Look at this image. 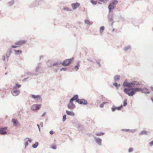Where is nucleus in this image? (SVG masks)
I'll return each instance as SVG.
<instances>
[{
	"label": "nucleus",
	"mask_w": 153,
	"mask_h": 153,
	"mask_svg": "<svg viewBox=\"0 0 153 153\" xmlns=\"http://www.w3.org/2000/svg\"><path fill=\"white\" fill-rule=\"evenodd\" d=\"M133 149L132 148H130L128 150V152H132L133 151Z\"/></svg>",
	"instance_id": "obj_32"
},
{
	"label": "nucleus",
	"mask_w": 153,
	"mask_h": 153,
	"mask_svg": "<svg viewBox=\"0 0 153 153\" xmlns=\"http://www.w3.org/2000/svg\"><path fill=\"white\" fill-rule=\"evenodd\" d=\"M12 122L14 124H17V120L15 119H13L12 120Z\"/></svg>",
	"instance_id": "obj_22"
},
{
	"label": "nucleus",
	"mask_w": 153,
	"mask_h": 153,
	"mask_svg": "<svg viewBox=\"0 0 153 153\" xmlns=\"http://www.w3.org/2000/svg\"><path fill=\"white\" fill-rule=\"evenodd\" d=\"M51 147L53 149H56V146L55 145H52L51 146Z\"/></svg>",
	"instance_id": "obj_33"
},
{
	"label": "nucleus",
	"mask_w": 153,
	"mask_h": 153,
	"mask_svg": "<svg viewBox=\"0 0 153 153\" xmlns=\"http://www.w3.org/2000/svg\"><path fill=\"white\" fill-rule=\"evenodd\" d=\"M91 2L94 4H96L97 3V1H95L93 0H91Z\"/></svg>",
	"instance_id": "obj_28"
},
{
	"label": "nucleus",
	"mask_w": 153,
	"mask_h": 153,
	"mask_svg": "<svg viewBox=\"0 0 153 153\" xmlns=\"http://www.w3.org/2000/svg\"><path fill=\"white\" fill-rule=\"evenodd\" d=\"M66 70V69L65 68H62V69H61L60 70L61 71H62V70H63V71H65Z\"/></svg>",
	"instance_id": "obj_40"
},
{
	"label": "nucleus",
	"mask_w": 153,
	"mask_h": 153,
	"mask_svg": "<svg viewBox=\"0 0 153 153\" xmlns=\"http://www.w3.org/2000/svg\"><path fill=\"white\" fill-rule=\"evenodd\" d=\"M16 87H17L18 88H19L21 87V85H18V84H16Z\"/></svg>",
	"instance_id": "obj_38"
},
{
	"label": "nucleus",
	"mask_w": 153,
	"mask_h": 153,
	"mask_svg": "<svg viewBox=\"0 0 153 153\" xmlns=\"http://www.w3.org/2000/svg\"><path fill=\"white\" fill-rule=\"evenodd\" d=\"M79 65L78 64H77L76 65L75 67V70H76V71H77L79 67Z\"/></svg>",
	"instance_id": "obj_25"
},
{
	"label": "nucleus",
	"mask_w": 153,
	"mask_h": 153,
	"mask_svg": "<svg viewBox=\"0 0 153 153\" xmlns=\"http://www.w3.org/2000/svg\"><path fill=\"white\" fill-rule=\"evenodd\" d=\"M149 144H150V146H152L153 145V141L150 142L149 143Z\"/></svg>",
	"instance_id": "obj_36"
},
{
	"label": "nucleus",
	"mask_w": 153,
	"mask_h": 153,
	"mask_svg": "<svg viewBox=\"0 0 153 153\" xmlns=\"http://www.w3.org/2000/svg\"><path fill=\"white\" fill-rule=\"evenodd\" d=\"M139 85V82L136 81H134L130 82H127L126 81H125L123 84V86L130 88L133 87L137 86Z\"/></svg>",
	"instance_id": "obj_2"
},
{
	"label": "nucleus",
	"mask_w": 153,
	"mask_h": 153,
	"mask_svg": "<svg viewBox=\"0 0 153 153\" xmlns=\"http://www.w3.org/2000/svg\"><path fill=\"white\" fill-rule=\"evenodd\" d=\"M114 29H113V31H114Z\"/></svg>",
	"instance_id": "obj_48"
},
{
	"label": "nucleus",
	"mask_w": 153,
	"mask_h": 153,
	"mask_svg": "<svg viewBox=\"0 0 153 153\" xmlns=\"http://www.w3.org/2000/svg\"><path fill=\"white\" fill-rule=\"evenodd\" d=\"M78 96L77 95H74L71 100V101H73L74 100H78Z\"/></svg>",
	"instance_id": "obj_13"
},
{
	"label": "nucleus",
	"mask_w": 153,
	"mask_h": 153,
	"mask_svg": "<svg viewBox=\"0 0 153 153\" xmlns=\"http://www.w3.org/2000/svg\"><path fill=\"white\" fill-rule=\"evenodd\" d=\"M14 51L16 54H19L22 53V51L19 50H14Z\"/></svg>",
	"instance_id": "obj_18"
},
{
	"label": "nucleus",
	"mask_w": 153,
	"mask_h": 153,
	"mask_svg": "<svg viewBox=\"0 0 153 153\" xmlns=\"http://www.w3.org/2000/svg\"><path fill=\"white\" fill-rule=\"evenodd\" d=\"M38 145V143L37 142H36L33 146V147L34 148H36Z\"/></svg>",
	"instance_id": "obj_20"
},
{
	"label": "nucleus",
	"mask_w": 153,
	"mask_h": 153,
	"mask_svg": "<svg viewBox=\"0 0 153 153\" xmlns=\"http://www.w3.org/2000/svg\"><path fill=\"white\" fill-rule=\"evenodd\" d=\"M142 89L141 88H125L124 92L129 96H132L135 94L137 92L142 91Z\"/></svg>",
	"instance_id": "obj_1"
},
{
	"label": "nucleus",
	"mask_w": 153,
	"mask_h": 153,
	"mask_svg": "<svg viewBox=\"0 0 153 153\" xmlns=\"http://www.w3.org/2000/svg\"><path fill=\"white\" fill-rule=\"evenodd\" d=\"M111 110L113 111H114L116 109V107H112L111 108Z\"/></svg>",
	"instance_id": "obj_31"
},
{
	"label": "nucleus",
	"mask_w": 153,
	"mask_h": 153,
	"mask_svg": "<svg viewBox=\"0 0 153 153\" xmlns=\"http://www.w3.org/2000/svg\"><path fill=\"white\" fill-rule=\"evenodd\" d=\"M64 9V10H68V11L70 10L69 8H67V9H66V8H65Z\"/></svg>",
	"instance_id": "obj_42"
},
{
	"label": "nucleus",
	"mask_w": 153,
	"mask_h": 153,
	"mask_svg": "<svg viewBox=\"0 0 153 153\" xmlns=\"http://www.w3.org/2000/svg\"><path fill=\"white\" fill-rule=\"evenodd\" d=\"M96 142L99 145H101L102 140L99 138H97L95 140Z\"/></svg>",
	"instance_id": "obj_15"
},
{
	"label": "nucleus",
	"mask_w": 153,
	"mask_h": 153,
	"mask_svg": "<svg viewBox=\"0 0 153 153\" xmlns=\"http://www.w3.org/2000/svg\"><path fill=\"white\" fill-rule=\"evenodd\" d=\"M104 26H102L100 28V32L103 30H104Z\"/></svg>",
	"instance_id": "obj_30"
},
{
	"label": "nucleus",
	"mask_w": 153,
	"mask_h": 153,
	"mask_svg": "<svg viewBox=\"0 0 153 153\" xmlns=\"http://www.w3.org/2000/svg\"><path fill=\"white\" fill-rule=\"evenodd\" d=\"M7 129V127L2 128H0V134L4 135L7 134L6 130Z\"/></svg>",
	"instance_id": "obj_8"
},
{
	"label": "nucleus",
	"mask_w": 153,
	"mask_h": 153,
	"mask_svg": "<svg viewBox=\"0 0 153 153\" xmlns=\"http://www.w3.org/2000/svg\"><path fill=\"white\" fill-rule=\"evenodd\" d=\"M152 90H153V89H152Z\"/></svg>",
	"instance_id": "obj_49"
},
{
	"label": "nucleus",
	"mask_w": 153,
	"mask_h": 153,
	"mask_svg": "<svg viewBox=\"0 0 153 153\" xmlns=\"http://www.w3.org/2000/svg\"><path fill=\"white\" fill-rule=\"evenodd\" d=\"M76 102L80 104L87 105L88 103L87 101L84 99H78L76 100Z\"/></svg>",
	"instance_id": "obj_6"
},
{
	"label": "nucleus",
	"mask_w": 153,
	"mask_h": 153,
	"mask_svg": "<svg viewBox=\"0 0 153 153\" xmlns=\"http://www.w3.org/2000/svg\"><path fill=\"white\" fill-rule=\"evenodd\" d=\"M116 87H117L118 86V85L117 83H115L113 84Z\"/></svg>",
	"instance_id": "obj_37"
},
{
	"label": "nucleus",
	"mask_w": 153,
	"mask_h": 153,
	"mask_svg": "<svg viewBox=\"0 0 153 153\" xmlns=\"http://www.w3.org/2000/svg\"><path fill=\"white\" fill-rule=\"evenodd\" d=\"M74 58H72L71 59H66L62 63V64L64 66L68 65L71 63L72 61L74 60Z\"/></svg>",
	"instance_id": "obj_5"
},
{
	"label": "nucleus",
	"mask_w": 153,
	"mask_h": 153,
	"mask_svg": "<svg viewBox=\"0 0 153 153\" xmlns=\"http://www.w3.org/2000/svg\"><path fill=\"white\" fill-rule=\"evenodd\" d=\"M28 145V142L27 141H26V142L25 143V147L27 146Z\"/></svg>",
	"instance_id": "obj_34"
},
{
	"label": "nucleus",
	"mask_w": 153,
	"mask_h": 153,
	"mask_svg": "<svg viewBox=\"0 0 153 153\" xmlns=\"http://www.w3.org/2000/svg\"><path fill=\"white\" fill-rule=\"evenodd\" d=\"M85 23L88 24V25H91L92 24V22H90L88 20H85Z\"/></svg>",
	"instance_id": "obj_16"
},
{
	"label": "nucleus",
	"mask_w": 153,
	"mask_h": 153,
	"mask_svg": "<svg viewBox=\"0 0 153 153\" xmlns=\"http://www.w3.org/2000/svg\"><path fill=\"white\" fill-rule=\"evenodd\" d=\"M26 43V41L25 40H21L15 43L16 45H12V47L13 48L19 47Z\"/></svg>",
	"instance_id": "obj_3"
},
{
	"label": "nucleus",
	"mask_w": 153,
	"mask_h": 153,
	"mask_svg": "<svg viewBox=\"0 0 153 153\" xmlns=\"http://www.w3.org/2000/svg\"><path fill=\"white\" fill-rule=\"evenodd\" d=\"M126 50H127V49L126 48H125V51H126Z\"/></svg>",
	"instance_id": "obj_47"
},
{
	"label": "nucleus",
	"mask_w": 153,
	"mask_h": 153,
	"mask_svg": "<svg viewBox=\"0 0 153 153\" xmlns=\"http://www.w3.org/2000/svg\"><path fill=\"white\" fill-rule=\"evenodd\" d=\"M101 1H104L103 0H99Z\"/></svg>",
	"instance_id": "obj_45"
},
{
	"label": "nucleus",
	"mask_w": 153,
	"mask_h": 153,
	"mask_svg": "<svg viewBox=\"0 0 153 153\" xmlns=\"http://www.w3.org/2000/svg\"><path fill=\"white\" fill-rule=\"evenodd\" d=\"M104 133H97L96 134V135L98 136H100L101 135H103L104 134Z\"/></svg>",
	"instance_id": "obj_24"
},
{
	"label": "nucleus",
	"mask_w": 153,
	"mask_h": 153,
	"mask_svg": "<svg viewBox=\"0 0 153 153\" xmlns=\"http://www.w3.org/2000/svg\"><path fill=\"white\" fill-rule=\"evenodd\" d=\"M19 91L18 90L11 91V93L14 96H16L18 95L19 94Z\"/></svg>",
	"instance_id": "obj_11"
},
{
	"label": "nucleus",
	"mask_w": 153,
	"mask_h": 153,
	"mask_svg": "<svg viewBox=\"0 0 153 153\" xmlns=\"http://www.w3.org/2000/svg\"><path fill=\"white\" fill-rule=\"evenodd\" d=\"M14 3V1H11L8 3L9 6H10L12 5Z\"/></svg>",
	"instance_id": "obj_19"
},
{
	"label": "nucleus",
	"mask_w": 153,
	"mask_h": 153,
	"mask_svg": "<svg viewBox=\"0 0 153 153\" xmlns=\"http://www.w3.org/2000/svg\"><path fill=\"white\" fill-rule=\"evenodd\" d=\"M27 139L28 140V141H29L30 143L31 142V140L30 139H29L28 138H26L25 140H26Z\"/></svg>",
	"instance_id": "obj_35"
},
{
	"label": "nucleus",
	"mask_w": 153,
	"mask_h": 153,
	"mask_svg": "<svg viewBox=\"0 0 153 153\" xmlns=\"http://www.w3.org/2000/svg\"><path fill=\"white\" fill-rule=\"evenodd\" d=\"M120 78V76H116L114 77V79L115 81L119 80Z\"/></svg>",
	"instance_id": "obj_17"
},
{
	"label": "nucleus",
	"mask_w": 153,
	"mask_h": 153,
	"mask_svg": "<svg viewBox=\"0 0 153 153\" xmlns=\"http://www.w3.org/2000/svg\"><path fill=\"white\" fill-rule=\"evenodd\" d=\"M68 107L70 109H74L75 107V105L73 104V101H71V100H70L69 103L68 105Z\"/></svg>",
	"instance_id": "obj_9"
},
{
	"label": "nucleus",
	"mask_w": 153,
	"mask_h": 153,
	"mask_svg": "<svg viewBox=\"0 0 153 153\" xmlns=\"http://www.w3.org/2000/svg\"><path fill=\"white\" fill-rule=\"evenodd\" d=\"M127 100H125L123 101V106H126L127 105Z\"/></svg>",
	"instance_id": "obj_23"
},
{
	"label": "nucleus",
	"mask_w": 153,
	"mask_h": 153,
	"mask_svg": "<svg viewBox=\"0 0 153 153\" xmlns=\"http://www.w3.org/2000/svg\"><path fill=\"white\" fill-rule=\"evenodd\" d=\"M57 63H55L53 65H57Z\"/></svg>",
	"instance_id": "obj_44"
},
{
	"label": "nucleus",
	"mask_w": 153,
	"mask_h": 153,
	"mask_svg": "<svg viewBox=\"0 0 153 153\" xmlns=\"http://www.w3.org/2000/svg\"><path fill=\"white\" fill-rule=\"evenodd\" d=\"M123 107V106L121 105L120 106L118 107H116V109L118 110H120Z\"/></svg>",
	"instance_id": "obj_26"
},
{
	"label": "nucleus",
	"mask_w": 153,
	"mask_h": 153,
	"mask_svg": "<svg viewBox=\"0 0 153 153\" xmlns=\"http://www.w3.org/2000/svg\"><path fill=\"white\" fill-rule=\"evenodd\" d=\"M53 133V132L52 131H50V133L51 134H52Z\"/></svg>",
	"instance_id": "obj_41"
},
{
	"label": "nucleus",
	"mask_w": 153,
	"mask_h": 153,
	"mask_svg": "<svg viewBox=\"0 0 153 153\" xmlns=\"http://www.w3.org/2000/svg\"><path fill=\"white\" fill-rule=\"evenodd\" d=\"M107 102H103V103H102V104H101L100 105V108H102L103 107V105L104 104L106 103Z\"/></svg>",
	"instance_id": "obj_27"
},
{
	"label": "nucleus",
	"mask_w": 153,
	"mask_h": 153,
	"mask_svg": "<svg viewBox=\"0 0 153 153\" xmlns=\"http://www.w3.org/2000/svg\"><path fill=\"white\" fill-rule=\"evenodd\" d=\"M147 131L145 130L143 131H141V132H140V134H147Z\"/></svg>",
	"instance_id": "obj_21"
},
{
	"label": "nucleus",
	"mask_w": 153,
	"mask_h": 153,
	"mask_svg": "<svg viewBox=\"0 0 153 153\" xmlns=\"http://www.w3.org/2000/svg\"><path fill=\"white\" fill-rule=\"evenodd\" d=\"M118 3V1H117L114 0L113 2L110 4L108 7L109 12H110L111 10L114 9V8L116 4H117Z\"/></svg>",
	"instance_id": "obj_4"
},
{
	"label": "nucleus",
	"mask_w": 153,
	"mask_h": 153,
	"mask_svg": "<svg viewBox=\"0 0 153 153\" xmlns=\"http://www.w3.org/2000/svg\"><path fill=\"white\" fill-rule=\"evenodd\" d=\"M37 126L39 128V125L38 124H37Z\"/></svg>",
	"instance_id": "obj_46"
},
{
	"label": "nucleus",
	"mask_w": 153,
	"mask_h": 153,
	"mask_svg": "<svg viewBox=\"0 0 153 153\" xmlns=\"http://www.w3.org/2000/svg\"><path fill=\"white\" fill-rule=\"evenodd\" d=\"M66 115H64L63 116V121H64L66 119Z\"/></svg>",
	"instance_id": "obj_29"
},
{
	"label": "nucleus",
	"mask_w": 153,
	"mask_h": 153,
	"mask_svg": "<svg viewBox=\"0 0 153 153\" xmlns=\"http://www.w3.org/2000/svg\"><path fill=\"white\" fill-rule=\"evenodd\" d=\"M5 56H3L2 57V59L3 60H5Z\"/></svg>",
	"instance_id": "obj_39"
},
{
	"label": "nucleus",
	"mask_w": 153,
	"mask_h": 153,
	"mask_svg": "<svg viewBox=\"0 0 153 153\" xmlns=\"http://www.w3.org/2000/svg\"><path fill=\"white\" fill-rule=\"evenodd\" d=\"M45 114H46L45 112L44 113H43V114L42 115V117Z\"/></svg>",
	"instance_id": "obj_43"
},
{
	"label": "nucleus",
	"mask_w": 153,
	"mask_h": 153,
	"mask_svg": "<svg viewBox=\"0 0 153 153\" xmlns=\"http://www.w3.org/2000/svg\"><path fill=\"white\" fill-rule=\"evenodd\" d=\"M66 113L67 115H69L72 116H74L75 115L74 113L73 112L71 111H69L67 110L66 111Z\"/></svg>",
	"instance_id": "obj_12"
},
{
	"label": "nucleus",
	"mask_w": 153,
	"mask_h": 153,
	"mask_svg": "<svg viewBox=\"0 0 153 153\" xmlns=\"http://www.w3.org/2000/svg\"><path fill=\"white\" fill-rule=\"evenodd\" d=\"M32 97L33 99H41V97L39 95H32Z\"/></svg>",
	"instance_id": "obj_14"
},
{
	"label": "nucleus",
	"mask_w": 153,
	"mask_h": 153,
	"mask_svg": "<svg viewBox=\"0 0 153 153\" xmlns=\"http://www.w3.org/2000/svg\"><path fill=\"white\" fill-rule=\"evenodd\" d=\"M41 106L40 104H34L32 106L31 109L33 111L38 110L39 109Z\"/></svg>",
	"instance_id": "obj_7"
},
{
	"label": "nucleus",
	"mask_w": 153,
	"mask_h": 153,
	"mask_svg": "<svg viewBox=\"0 0 153 153\" xmlns=\"http://www.w3.org/2000/svg\"><path fill=\"white\" fill-rule=\"evenodd\" d=\"M80 5V4L78 3H73L71 4V6L74 10L75 9L78 7Z\"/></svg>",
	"instance_id": "obj_10"
}]
</instances>
